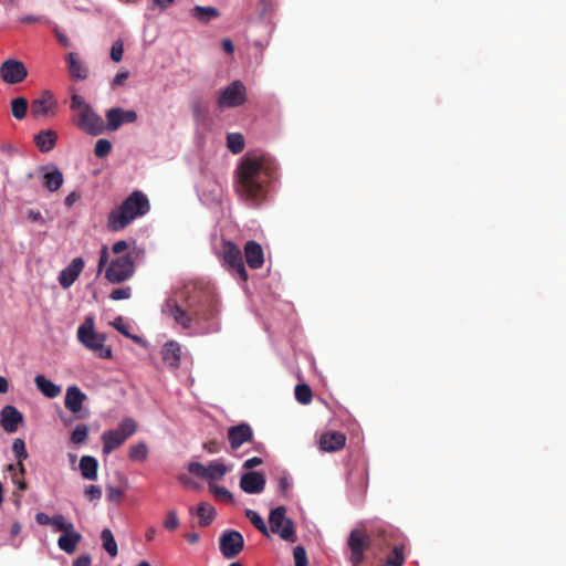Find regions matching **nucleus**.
Wrapping results in <instances>:
<instances>
[{"instance_id":"obj_1","label":"nucleus","mask_w":566,"mask_h":566,"mask_svg":"<svg viewBox=\"0 0 566 566\" xmlns=\"http://www.w3.org/2000/svg\"><path fill=\"white\" fill-rule=\"evenodd\" d=\"M276 166L266 156L247 155L238 168L237 191L250 205H259L265 197V184Z\"/></svg>"},{"instance_id":"obj_2","label":"nucleus","mask_w":566,"mask_h":566,"mask_svg":"<svg viewBox=\"0 0 566 566\" xmlns=\"http://www.w3.org/2000/svg\"><path fill=\"white\" fill-rule=\"evenodd\" d=\"M150 209L149 200L142 191H133L107 218V229L117 232L135 219L145 216Z\"/></svg>"},{"instance_id":"obj_3","label":"nucleus","mask_w":566,"mask_h":566,"mask_svg":"<svg viewBox=\"0 0 566 566\" xmlns=\"http://www.w3.org/2000/svg\"><path fill=\"white\" fill-rule=\"evenodd\" d=\"M70 108L76 115L74 124L82 132L91 136H98L105 132V123L102 116L94 111L83 96L73 94Z\"/></svg>"},{"instance_id":"obj_4","label":"nucleus","mask_w":566,"mask_h":566,"mask_svg":"<svg viewBox=\"0 0 566 566\" xmlns=\"http://www.w3.org/2000/svg\"><path fill=\"white\" fill-rule=\"evenodd\" d=\"M77 339L85 348L94 352L99 358H112L111 347L105 346L106 335L95 331L92 317H86L84 323L78 326Z\"/></svg>"},{"instance_id":"obj_5","label":"nucleus","mask_w":566,"mask_h":566,"mask_svg":"<svg viewBox=\"0 0 566 566\" xmlns=\"http://www.w3.org/2000/svg\"><path fill=\"white\" fill-rule=\"evenodd\" d=\"M137 430V423L133 418L123 419L116 429L106 430L102 433L103 453L111 454L118 449Z\"/></svg>"},{"instance_id":"obj_6","label":"nucleus","mask_w":566,"mask_h":566,"mask_svg":"<svg viewBox=\"0 0 566 566\" xmlns=\"http://www.w3.org/2000/svg\"><path fill=\"white\" fill-rule=\"evenodd\" d=\"M134 273L135 263L130 252L116 256L105 269V277L113 284H119L129 280Z\"/></svg>"},{"instance_id":"obj_7","label":"nucleus","mask_w":566,"mask_h":566,"mask_svg":"<svg viewBox=\"0 0 566 566\" xmlns=\"http://www.w3.org/2000/svg\"><path fill=\"white\" fill-rule=\"evenodd\" d=\"M269 524L271 532L277 534L283 541L291 543L296 541L294 522L286 516L285 506H277L270 512Z\"/></svg>"},{"instance_id":"obj_8","label":"nucleus","mask_w":566,"mask_h":566,"mask_svg":"<svg viewBox=\"0 0 566 566\" xmlns=\"http://www.w3.org/2000/svg\"><path fill=\"white\" fill-rule=\"evenodd\" d=\"M245 101L244 84L241 81H233L220 92L217 103L220 108H234L244 104Z\"/></svg>"},{"instance_id":"obj_9","label":"nucleus","mask_w":566,"mask_h":566,"mask_svg":"<svg viewBox=\"0 0 566 566\" xmlns=\"http://www.w3.org/2000/svg\"><path fill=\"white\" fill-rule=\"evenodd\" d=\"M187 469L189 473L208 481H219L228 472V468L222 460L211 461L208 465L193 461L189 462Z\"/></svg>"},{"instance_id":"obj_10","label":"nucleus","mask_w":566,"mask_h":566,"mask_svg":"<svg viewBox=\"0 0 566 566\" xmlns=\"http://www.w3.org/2000/svg\"><path fill=\"white\" fill-rule=\"evenodd\" d=\"M28 76L25 65L18 60H6L0 66V77L7 84L21 83Z\"/></svg>"},{"instance_id":"obj_11","label":"nucleus","mask_w":566,"mask_h":566,"mask_svg":"<svg viewBox=\"0 0 566 566\" xmlns=\"http://www.w3.org/2000/svg\"><path fill=\"white\" fill-rule=\"evenodd\" d=\"M244 539L240 532L238 531H226L220 536V551L222 555L228 558H234L243 549Z\"/></svg>"},{"instance_id":"obj_12","label":"nucleus","mask_w":566,"mask_h":566,"mask_svg":"<svg viewBox=\"0 0 566 566\" xmlns=\"http://www.w3.org/2000/svg\"><path fill=\"white\" fill-rule=\"evenodd\" d=\"M161 313L171 317L175 323L184 329H189L192 327L193 317L187 311L181 308L174 297H168L165 301L161 306Z\"/></svg>"},{"instance_id":"obj_13","label":"nucleus","mask_w":566,"mask_h":566,"mask_svg":"<svg viewBox=\"0 0 566 566\" xmlns=\"http://www.w3.org/2000/svg\"><path fill=\"white\" fill-rule=\"evenodd\" d=\"M105 130L115 132L125 123H135L137 113L133 109H123L120 107L109 108L106 114Z\"/></svg>"},{"instance_id":"obj_14","label":"nucleus","mask_w":566,"mask_h":566,"mask_svg":"<svg viewBox=\"0 0 566 566\" xmlns=\"http://www.w3.org/2000/svg\"><path fill=\"white\" fill-rule=\"evenodd\" d=\"M223 259L242 281L248 279V273L243 264L242 252L235 244L232 242L226 243Z\"/></svg>"},{"instance_id":"obj_15","label":"nucleus","mask_w":566,"mask_h":566,"mask_svg":"<svg viewBox=\"0 0 566 566\" xmlns=\"http://www.w3.org/2000/svg\"><path fill=\"white\" fill-rule=\"evenodd\" d=\"M85 262L78 256L71 261V263L63 269L59 274V283L63 289H69L77 280L84 269Z\"/></svg>"},{"instance_id":"obj_16","label":"nucleus","mask_w":566,"mask_h":566,"mask_svg":"<svg viewBox=\"0 0 566 566\" xmlns=\"http://www.w3.org/2000/svg\"><path fill=\"white\" fill-rule=\"evenodd\" d=\"M265 476L261 472L251 471L242 474L240 488L248 494H259L265 488Z\"/></svg>"},{"instance_id":"obj_17","label":"nucleus","mask_w":566,"mask_h":566,"mask_svg":"<svg viewBox=\"0 0 566 566\" xmlns=\"http://www.w3.org/2000/svg\"><path fill=\"white\" fill-rule=\"evenodd\" d=\"M56 107V99L50 91H45L31 104V114L34 117L53 114Z\"/></svg>"},{"instance_id":"obj_18","label":"nucleus","mask_w":566,"mask_h":566,"mask_svg":"<svg viewBox=\"0 0 566 566\" xmlns=\"http://www.w3.org/2000/svg\"><path fill=\"white\" fill-rule=\"evenodd\" d=\"M0 423L4 431L13 433L23 421L22 413L13 406H6L0 412Z\"/></svg>"},{"instance_id":"obj_19","label":"nucleus","mask_w":566,"mask_h":566,"mask_svg":"<svg viewBox=\"0 0 566 566\" xmlns=\"http://www.w3.org/2000/svg\"><path fill=\"white\" fill-rule=\"evenodd\" d=\"M252 429L248 423H241L229 428L228 439L233 450L239 449L244 442L252 439Z\"/></svg>"},{"instance_id":"obj_20","label":"nucleus","mask_w":566,"mask_h":566,"mask_svg":"<svg viewBox=\"0 0 566 566\" xmlns=\"http://www.w3.org/2000/svg\"><path fill=\"white\" fill-rule=\"evenodd\" d=\"M86 398V395L77 386H70L65 392V408L72 413H78Z\"/></svg>"},{"instance_id":"obj_21","label":"nucleus","mask_w":566,"mask_h":566,"mask_svg":"<svg viewBox=\"0 0 566 566\" xmlns=\"http://www.w3.org/2000/svg\"><path fill=\"white\" fill-rule=\"evenodd\" d=\"M348 545L352 552V562L359 564L364 557V548L366 545L365 536L361 531L353 530L348 538Z\"/></svg>"},{"instance_id":"obj_22","label":"nucleus","mask_w":566,"mask_h":566,"mask_svg":"<svg viewBox=\"0 0 566 566\" xmlns=\"http://www.w3.org/2000/svg\"><path fill=\"white\" fill-rule=\"evenodd\" d=\"M244 255L251 269H259L264 263L262 247L255 241H248L244 247Z\"/></svg>"},{"instance_id":"obj_23","label":"nucleus","mask_w":566,"mask_h":566,"mask_svg":"<svg viewBox=\"0 0 566 566\" xmlns=\"http://www.w3.org/2000/svg\"><path fill=\"white\" fill-rule=\"evenodd\" d=\"M45 171L42 175L43 186L51 192L56 191L63 184V174L55 166H49L43 168Z\"/></svg>"},{"instance_id":"obj_24","label":"nucleus","mask_w":566,"mask_h":566,"mask_svg":"<svg viewBox=\"0 0 566 566\" xmlns=\"http://www.w3.org/2000/svg\"><path fill=\"white\" fill-rule=\"evenodd\" d=\"M67 69L70 72V76L75 81H83L88 77V69L87 66L77 59V55L74 52H70L66 55Z\"/></svg>"},{"instance_id":"obj_25","label":"nucleus","mask_w":566,"mask_h":566,"mask_svg":"<svg viewBox=\"0 0 566 566\" xmlns=\"http://www.w3.org/2000/svg\"><path fill=\"white\" fill-rule=\"evenodd\" d=\"M346 438L343 433L332 431L324 433L319 439L321 449L327 452H334L345 446Z\"/></svg>"},{"instance_id":"obj_26","label":"nucleus","mask_w":566,"mask_h":566,"mask_svg":"<svg viewBox=\"0 0 566 566\" xmlns=\"http://www.w3.org/2000/svg\"><path fill=\"white\" fill-rule=\"evenodd\" d=\"M82 535L75 530L63 533L57 539V546L66 554H73L76 551L77 544L81 542Z\"/></svg>"},{"instance_id":"obj_27","label":"nucleus","mask_w":566,"mask_h":566,"mask_svg":"<svg viewBox=\"0 0 566 566\" xmlns=\"http://www.w3.org/2000/svg\"><path fill=\"white\" fill-rule=\"evenodd\" d=\"M163 359L165 363H167L170 367L177 368L180 364V345L175 342L170 340L167 342L164 345L163 348Z\"/></svg>"},{"instance_id":"obj_28","label":"nucleus","mask_w":566,"mask_h":566,"mask_svg":"<svg viewBox=\"0 0 566 566\" xmlns=\"http://www.w3.org/2000/svg\"><path fill=\"white\" fill-rule=\"evenodd\" d=\"M34 382L39 391L48 398H55L61 394V387L43 375L35 376Z\"/></svg>"},{"instance_id":"obj_29","label":"nucleus","mask_w":566,"mask_h":566,"mask_svg":"<svg viewBox=\"0 0 566 566\" xmlns=\"http://www.w3.org/2000/svg\"><path fill=\"white\" fill-rule=\"evenodd\" d=\"M56 139L57 136L55 132L52 129H45L35 135L34 143L41 151L48 153L54 148Z\"/></svg>"},{"instance_id":"obj_30","label":"nucleus","mask_w":566,"mask_h":566,"mask_svg":"<svg viewBox=\"0 0 566 566\" xmlns=\"http://www.w3.org/2000/svg\"><path fill=\"white\" fill-rule=\"evenodd\" d=\"M80 470L84 479L94 481L97 479L98 462L92 455H83L80 460Z\"/></svg>"},{"instance_id":"obj_31","label":"nucleus","mask_w":566,"mask_h":566,"mask_svg":"<svg viewBox=\"0 0 566 566\" xmlns=\"http://www.w3.org/2000/svg\"><path fill=\"white\" fill-rule=\"evenodd\" d=\"M190 15L201 23H208L211 20L219 18L220 12L214 7L195 6L190 11Z\"/></svg>"},{"instance_id":"obj_32","label":"nucleus","mask_w":566,"mask_h":566,"mask_svg":"<svg viewBox=\"0 0 566 566\" xmlns=\"http://www.w3.org/2000/svg\"><path fill=\"white\" fill-rule=\"evenodd\" d=\"M101 539L103 548L107 552V554L112 558L116 557L118 554V547L115 537L109 528H104L101 532Z\"/></svg>"},{"instance_id":"obj_33","label":"nucleus","mask_w":566,"mask_h":566,"mask_svg":"<svg viewBox=\"0 0 566 566\" xmlns=\"http://www.w3.org/2000/svg\"><path fill=\"white\" fill-rule=\"evenodd\" d=\"M28 99L24 97H17L11 101V113L15 119H23L28 111Z\"/></svg>"},{"instance_id":"obj_34","label":"nucleus","mask_w":566,"mask_h":566,"mask_svg":"<svg viewBox=\"0 0 566 566\" xmlns=\"http://www.w3.org/2000/svg\"><path fill=\"white\" fill-rule=\"evenodd\" d=\"M245 516L253 524V526L260 531L263 535L269 536V528L262 518V516L254 510H245Z\"/></svg>"},{"instance_id":"obj_35","label":"nucleus","mask_w":566,"mask_h":566,"mask_svg":"<svg viewBox=\"0 0 566 566\" xmlns=\"http://www.w3.org/2000/svg\"><path fill=\"white\" fill-rule=\"evenodd\" d=\"M12 452L14 453L17 459L19 460L18 467H19L20 473L23 474L24 467L22 464V461L28 458V451L25 449V443H24V441L22 439L17 438L13 441V443H12Z\"/></svg>"},{"instance_id":"obj_36","label":"nucleus","mask_w":566,"mask_h":566,"mask_svg":"<svg viewBox=\"0 0 566 566\" xmlns=\"http://www.w3.org/2000/svg\"><path fill=\"white\" fill-rule=\"evenodd\" d=\"M227 146L232 154H239L244 148V138L240 133H230L227 136Z\"/></svg>"},{"instance_id":"obj_37","label":"nucleus","mask_w":566,"mask_h":566,"mask_svg":"<svg viewBox=\"0 0 566 566\" xmlns=\"http://www.w3.org/2000/svg\"><path fill=\"white\" fill-rule=\"evenodd\" d=\"M129 459L132 461L143 462L148 457V448L145 442H138L129 448Z\"/></svg>"},{"instance_id":"obj_38","label":"nucleus","mask_w":566,"mask_h":566,"mask_svg":"<svg viewBox=\"0 0 566 566\" xmlns=\"http://www.w3.org/2000/svg\"><path fill=\"white\" fill-rule=\"evenodd\" d=\"M201 525H208L214 517V509L208 503H201L197 509Z\"/></svg>"},{"instance_id":"obj_39","label":"nucleus","mask_w":566,"mask_h":566,"mask_svg":"<svg viewBox=\"0 0 566 566\" xmlns=\"http://www.w3.org/2000/svg\"><path fill=\"white\" fill-rule=\"evenodd\" d=\"M51 525L53 526L54 531L62 533H66L74 528L73 523L69 522L62 514L52 516Z\"/></svg>"},{"instance_id":"obj_40","label":"nucleus","mask_w":566,"mask_h":566,"mask_svg":"<svg viewBox=\"0 0 566 566\" xmlns=\"http://www.w3.org/2000/svg\"><path fill=\"white\" fill-rule=\"evenodd\" d=\"M295 398L298 402L306 405L312 400V390L305 384L296 385L295 387Z\"/></svg>"},{"instance_id":"obj_41","label":"nucleus","mask_w":566,"mask_h":566,"mask_svg":"<svg viewBox=\"0 0 566 566\" xmlns=\"http://www.w3.org/2000/svg\"><path fill=\"white\" fill-rule=\"evenodd\" d=\"M112 143L106 138H101L96 142L94 147V155L97 158H105L112 151Z\"/></svg>"},{"instance_id":"obj_42","label":"nucleus","mask_w":566,"mask_h":566,"mask_svg":"<svg viewBox=\"0 0 566 566\" xmlns=\"http://www.w3.org/2000/svg\"><path fill=\"white\" fill-rule=\"evenodd\" d=\"M88 437V428L86 424H77L71 434V441L74 444H80L86 441Z\"/></svg>"},{"instance_id":"obj_43","label":"nucleus","mask_w":566,"mask_h":566,"mask_svg":"<svg viewBox=\"0 0 566 566\" xmlns=\"http://www.w3.org/2000/svg\"><path fill=\"white\" fill-rule=\"evenodd\" d=\"M190 108L196 120H201L207 114V107L199 97L191 101Z\"/></svg>"},{"instance_id":"obj_44","label":"nucleus","mask_w":566,"mask_h":566,"mask_svg":"<svg viewBox=\"0 0 566 566\" xmlns=\"http://www.w3.org/2000/svg\"><path fill=\"white\" fill-rule=\"evenodd\" d=\"M403 562L402 547L396 546L387 557V566H402Z\"/></svg>"},{"instance_id":"obj_45","label":"nucleus","mask_w":566,"mask_h":566,"mask_svg":"<svg viewBox=\"0 0 566 566\" xmlns=\"http://www.w3.org/2000/svg\"><path fill=\"white\" fill-rule=\"evenodd\" d=\"M132 296V287L123 286L112 291L109 298L113 301L128 300Z\"/></svg>"},{"instance_id":"obj_46","label":"nucleus","mask_w":566,"mask_h":566,"mask_svg":"<svg viewBox=\"0 0 566 566\" xmlns=\"http://www.w3.org/2000/svg\"><path fill=\"white\" fill-rule=\"evenodd\" d=\"M179 526V518L177 512L175 510H170L167 512L166 518L164 521V527L168 531H174Z\"/></svg>"},{"instance_id":"obj_47","label":"nucleus","mask_w":566,"mask_h":566,"mask_svg":"<svg viewBox=\"0 0 566 566\" xmlns=\"http://www.w3.org/2000/svg\"><path fill=\"white\" fill-rule=\"evenodd\" d=\"M295 566H307V555L303 546H296L293 551Z\"/></svg>"},{"instance_id":"obj_48","label":"nucleus","mask_w":566,"mask_h":566,"mask_svg":"<svg viewBox=\"0 0 566 566\" xmlns=\"http://www.w3.org/2000/svg\"><path fill=\"white\" fill-rule=\"evenodd\" d=\"M124 492L119 488L107 485L106 488V496L109 502L119 503L122 500Z\"/></svg>"},{"instance_id":"obj_49","label":"nucleus","mask_w":566,"mask_h":566,"mask_svg":"<svg viewBox=\"0 0 566 566\" xmlns=\"http://www.w3.org/2000/svg\"><path fill=\"white\" fill-rule=\"evenodd\" d=\"M124 53V44L120 40H117L113 43L111 48V59L114 62H119L123 59Z\"/></svg>"},{"instance_id":"obj_50","label":"nucleus","mask_w":566,"mask_h":566,"mask_svg":"<svg viewBox=\"0 0 566 566\" xmlns=\"http://www.w3.org/2000/svg\"><path fill=\"white\" fill-rule=\"evenodd\" d=\"M8 470L13 472L12 482L18 486V489L20 491H25L27 490V483L20 476L22 474L20 472H19V474L17 473V468L13 464H10L8 467Z\"/></svg>"},{"instance_id":"obj_51","label":"nucleus","mask_w":566,"mask_h":566,"mask_svg":"<svg viewBox=\"0 0 566 566\" xmlns=\"http://www.w3.org/2000/svg\"><path fill=\"white\" fill-rule=\"evenodd\" d=\"M85 495L88 500H99L102 497V490L97 485H88L85 489Z\"/></svg>"},{"instance_id":"obj_52","label":"nucleus","mask_w":566,"mask_h":566,"mask_svg":"<svg viewBox=\"0 0 566 566\" xmlns=\"http://www.w3.org/2000/svg\"><path fill=\"white\" fill-rule=\"evenodd\" d=\"M210 490H211V492H213L218 496H221V497H223L226 500H229V501L232 500L231 492L228 489L223 488V486H217V485L212 486V485H210Z\"/></svg>"},{"instance_id":"obj_53","label":"nucleus","mask_w":566,"mask_h":566,"mask_svg":"<svg viewBox=\"0 0 566 566\" xmlns=\"http://www.w3.org/2000/svg\"><path fill=\"white\" fill-rule=\"evenodd\" d=\"M128 76H129V73L126 71L117 73L111 83L112 88L114 90V88L123 85L124 82L128 78Z\"/></svg>"},{"instance_id":"obj_54","label":"nucleus","mask_w":566,"mask_h":566,"mask_svg":"<svg viewBox=\"0 0 566 566\" xmlns=\"http://www.w3.org/2000/svg\"><path fill=\"white\" fill-rule=\"evenodd\" d=\"M108 256H109L108 248L106 245H103L101 249L99 260H98V265H97L98 272H101L106 266Z\"/></svg>"},{"instance_id":"obj_55","label":"nucleus","mask_w":566,"mask_h":566,"mask_svg":"<svg viewBox=\"0 0 566 566\" xmlns=\"http://www.w3.org/2000/svg\"><path fill=\"white\" fill-rule=\"evenodd\" d=\"M129 248V243L125 240H119L117 242H115L112 247V251L114 254H122L124 252H126Z\"/></svg>"},{"instance_id":"obj_56","label":"nucleus","mask_w":566,"mask_h":566,"mask_svg":"<svg viewBox=\"0 0 566 566\" xmlns=\"http://www.w3.org/2000/svg\"><path fill=\"white\" fill-rule=\"evenodd\" d=\"M92 558L88 554L78 556L74 562L73 566H91Z\"/></svg>"},{"instance_id":"obj_57","label":"nucleus","mask_w":566,"mask_h":566,"mask_svg":"<svg viewBox=\"0 0 566 566\" xmlns=\"http://www.w3.org/2000/svg\"><path fill=\"white\" fill-rule=\"evenodd\" d=\"M113 326L119 332L122 333L123 335L125 336H130L129 333H128V329L127 327L125 326V324L123 323V318L122 317H117L114 322H113Z\"/></svg>"},{"instance_id":"obj_58","label":"nucleus","mask_w":566,"mask_h":566,"mask_svg":"<svg viewBox=\"0 0 566 566\" xmlns=\"http://www.w3.org/2000/svg\"><path fill=\"white\" fill-rule=\"evenodd\" d=\"M35 521L40 525H51L52 516H49L48 514H45L43 512H39L35 515Z\"/></svg>"},{"instance_id":"obj_59","label":"nucleus","mask_w":566,"mask_h":566,"mask_svg":"<svg viewBox=\"0 0 566 566\" xmlns=\"http://www.w3.org/2000/svg\"><path fill=\"white\" fill-rule=\"evenodd\" d=\"M262 463V459L259 457H253L244 461L243 468L244 469H252L254 467H258Z\"/></svg>"},{"instance_id":"obj_60","label":"nucleus","mask_w":566,"mask_h":566,"mask_svg":"<svg viewBox=\"0 0 566 566\" xmlns=\"http://www.w3.org/2000/svg\"><path fill=\"white\" fill-rule=\"evenodd\" d=\"M28 218L33 222H42L43 218L40 211L30 210L28 212Z\"/></svg>"},{"instance_id":"obj_61","label":"nucleus","mask_w":566,"mask_h":566,"mask_svg":"<svg viewBox=\"0 0 566 566\" xmlns=\"http://www.w3.org/2000/svg\"><path fill=\"white\" fill-rule=\"evenodd\" d=\"M279 486H280V491L282 493H285L289 490V488L291 486V483H290L289 479L284 476V478L280 479Z\"/></svg>"},{"instance_id":"obj_62","label":"nucleus","mask_w":566,"mask_h":566,"mask_svg":"<svg viewBox=\"0 0 566 566\" xmlns=\"http://www.w3.org/2000/svg\"><path fill=\"white\" fill-rule=\"evenodd\" d=\"M55 35L59 40V42L63 45V46H69L70 45V41L69 39L66 38V35L57 30H55Z\"/></svg>"},{"instance_id":"obj_63","label":"nucleus","mask_w":566,"mask_h":566,"mask_svg":"<svg viewBox=\"0 0 566 566\" xmlns=\"http://www.w3.org/2000/svg\"><path fill=\"white\" fill-rule=\"evenodd\" d=\"M20 21L22 23H35V22L40 21V18L35 17V15L27 14V15H22L20 18Z\"/></svg>"},{"instance_id":"obj_64","label":"nucleus","mask_w":566,"mask_h":566,"mask_svg":"<svg viewBox=\"0 0 566 566\" xmlns=\"http://www.w3.org/2000/svg\"><path fill=\"white\" fill-rule=\"evenodd\" d=\"M222 48L227 53H232L234 51V45L229 39L222 41Z\"/></svg>"}]
</instances>
